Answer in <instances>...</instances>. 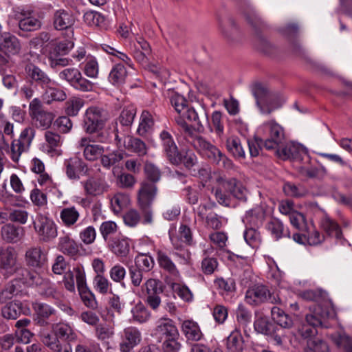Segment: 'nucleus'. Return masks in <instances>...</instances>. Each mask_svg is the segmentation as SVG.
Returning <instances> with one entry per match:
<instances>
[{
  "instance_id": "f257e3e1",
  "label": "nucleus",
  "mask_w": 352,
  "mask_h": 352,
  "mask_svg": "<svg viewBox=\"0 0 352 352\" xmlns=\"http://www.w3.org/2000/svg\"><path fill=\"white\" fill-rule=\"evenodd\" d=\"M177 123L180 126L185 139L192 144L199 153L213 163L219 164L222 152L206 138L197 134L199 133L197 131V126L195 128L181 118L177 120Z\"/></svg>"
},
{
  "instance_id": "f03ea898",
  "label": "nucleus",
  "mask_w": 352,
  "mask_h": 352,
  "mask_svg": "<svg viewBox=\"0 0 352 352\" xmlns=\"http://www.w3.org/2000/svg\"><path fill=\"white\" fill-rule=\"evenodd\" d=\"M170 103L175 111L180 114V116L176 118V120L181 118L184 122H186L185 119H186L190 122H196V124H197V131L199 133L204 132L205 129L201 123L199 116L208 120V114L205 109H201L199 112H197L193 108H188L185 98L178 94H174L170 97Z\"/></svg>"
},
{
  "instance_id": "7ed1b4c3",
  "label": "nucleus",
  "mask_w": 352,
  "mask_h": 352,
  "mask_svg": "<svg viewBox=\"0 0 352 352\" xmlns=\"http://www.w3.org/2000/svg\"><path fill=\"white\" fill-rule=\"evenodd\" d=\"M260 131L265 135L264 147L267 150H274L285 142L284 129L274 120L266 121L260 127Z\"/></svg>"
},
{
  "instance_id": "20e7f679",
  "label": "nucleus",
  "mask_w": 352,
  "mask_h": 352,
  "mask_svg": "<svg viewBox=\"0 0 352 352\" xmlns=\"http://www.w3.org/2000/svg\"><path fill=\"white\" fill-rule=\"evenodd\" d=\"M245 300L253 306H258L267 302L272 304H282L278 295L271 292L264 285H254L248 288L245 293Z\"/></svg>"
},
{
  "instance_id": "39448f33",
  "label": "nucleus",
  "mask_w": 352,
  "mask_h": 352,
  "mask_svg": "<svg viewBox=\"0 0 352 352\" xmlns=\"http://www.w3.org/2000/svg\"><path fill=\"white\" fill-rule=\"evenodd\" d=\"M0 270L10 275L17 274L28 275L27 269L18 263V253L13 247L0 248Z\"/></svg>"
},
{
  "instance_id": "423d86ee",
  "label": "nucleus",
  "mask_w": 352,
  "mask_h": 352,
  "mask_svg": "<svg viewBox=\"0 0 352 352\" xmlns=\"http://www.w3.org/2000/svg\"><path fill=\"white\" fill-rule=\"evenodd\" d=\"M254 95L261 111L264 114H270L275 109L281 107L283 100L261 85H256L254 88Z\"/></svg>"
},
{
  "instance_id": "0eeeda50",
  "label": "nucleus",
  "mask_w": 352,
  "mask_h": 352,
  "mask_svg": "<svg viewBox=\"0 0 352 352\" xmlns=\"http://www.w3.org/2000/svg\"><path fill=\"white\" fill-rule=\"evenodd\" d=\"M29 115L35 126L43 130L49 129L55 118L53 113L43 109L42 102L37 98L30 102Z\"/></svg>"
},
{
  "instance_id": "6e6552de",
  "label": "nucleus",
  "mask_w": 352,
  "mask_h": 352,
  "mask_svg": "<svg viewBox=\"0 0 352 352\" xmlns=\"http://www.w3.org/2000/svg\"><path fill=\"white\" fill-rule=\"evenodd\" d=\"M142 294L145 297V302L153 310L161 305L160 294L164 292L162 283L155 278H148L142 285Z\"/></svg>"
},
{
  "instance_id": "1a4fd4ad",
  "label": "nucleus",
  "mask_w": 352,
  "mask_h": 352,
  "mask_svg": "<svg viewBox=\"0 0 352 352\" xmlns=\"http://www.w3.org/2000/svg\"><path fill=\"white\" fill-rule=\"evenodd\" d=\"M34 10L25 7H18L14 10V17L18 21L19 28L23 32H34L42 27L41 21L34 16Z\"/></svg>"
},
{
  "instance_id": "9d476101",
  "label": "nucleus",
  "mask_w": 352,
  "mask_h": 352,
  "mask_svg": "<svg viewBox=\"0 0 352 352\" xmlns=\"http://www.w3.org/2000/svg\"><path fill=\"white\" fill-rule=\"evenodd\" d=\"M34 228L40 241L44 243L53 241L58 235L57 226L54 221L41 214L37 215L34 222Z\"/></svg>"
},
{
  "instance_id": "9b49d317",
  "label": "nucleus",
  "mask_w": 352,
  "mask_h": 352,
  "mask_svg": "<svg viewBox=\"0 0 352 352\" xmlns=\"http://www.w3.org/2000/svg\"><path fill=\"white\" fill-rule=\"evenodd\" d=\"M107 120V117L101 109L91 107L86 110L84 115V129L88 133H94L102 129Z\"/></svg>"
},
{
  "instance_id": "f8f14e48",
  "label": "nucleus",
  "mask_w": 352,
  "mask_h": 352,
  "mask_svg": "<svg viewBox=\"0 0 352 352\" xmlns=\"http://www.w3.org/2000/svg\"><path fill=\"white\" fill-rule=\"evenodd\" d=\"M160 139L163 151L169 162L173 164H179L182 161V155L172 135L164 130L160 134Z\"/></svg>"
},
{
  "instance_id": "ddd939ff",
  "label": "nucleus",
  "mask_w": 352,
  "mask_h": 352,
  "mask_svg": "<svg viewBox=\"0 0 352 352\" xmlns=\"http://www.w3.org/2000/svg\"><path fill=\"white\" fill-rule=\"evenodd\" d=\"M157 193L155 184L149 181H142L137 192V201L142 209L148 208L155 200Z\"/></svg>"
},
{
  "instance_id": "4468645a",
  "label": "nucleus",
  "mask_w": 352,
  "mask_h": 352,
  "mask_svg": "<svg viewBox=\"0 0 352 352\" xmlns=\"http://www.w3.org/2000/svg\"><path fill=\"white\" fill-rule=\"evenodd\" d=\"M76 23V16L72 10L60 8L52 15V25L56 30H70Z\"/></svg>"
},
{
  "instance_id": "2eb2a0df",
  "label": "nucleus",
  "mask_w": 352,
  "mask_h": 352,
  "mask_svg": "<svg viewBox=\"0 0 352 352\" xmlns=\"http://www.w3.org/2000/svg\"><path fill=\"white\" fill-rule=\"evenodd\" d=\"M177 335H179V330L170 318H162L154 329V336L160 342Z\"/></svg>"
},
{
  "instance_id": "dca6fc26",
  "label": "nucleus",
  "mask_w": 352,
  "mask_h": 352,
  "mask_svg": "<svg viewBox=\"0 0 352 352\" xmlns=\"http://www.w3.org/2000/svg\"><path fill=\"white\" fill-rule=\"evenodd\" d=\"M215 184L216 185L212 189L215 199L220 205L229 206L230 204V194L228 179L224 176L219 175L215 179Z\"/></svg>"
},
{
  "instance_id": "f3484780",
  "label": "nucleus",
  "mask_w": 352,
  "mask_h": 352,
  "mask_svg": "<svg viewBox=\"0 0 352 352\" xmlns=\"http://www.w3.org/2000/svg\"><path fill=\"white\" fill-rule=\"evenodd\" d=\"M276 154L278 157L281 160H296L304 153H307V150L302 145L296 144L292 142L283 143V146L275 148Z\"/></svg>"
},
{
  "instance_id": "a211bd4d",
  "label": "nucleus",
  "mask_w": 352,
  "mask_h": 352,
  "mask_svg": "<svg viewBox=\"0 0 352 352\" xmlns=\"http://www.w3.org/2000/svg\"><path fill=\"white\" fill-rule=\"evenodd\" d=\"M123 340L120 344L121 352H131L142 340L140 331L135 327H129L124 329Z\"/></svg>"
},
{
  "instance_id": "6ab92c4d",
  "label": "nucleus",
  "mask_w": 352,
  "mask_h": 352,
  "mask_svg": "<svg viewBox=\"0 0 352 352\" xmlns=\"http://www.w3.org/2000/svg\"><path fill=\"white\" fill-rule=\"evenodd\" d=\"M25 261L28 266L40 268L45 263L47 254L41 246H32L25 251Z\"/></svg>"
},
{
  "instance_id": "aec40b11",
  "label": "nucleus",
  "mask_w": 352,
  "mask_h": 352,
  "mask_svg": "<svg viewBox=\"0 0 352 352\" xmlns=\"http://www.w3.org/2000/svg\"><path fill=\"white\" fill-rule=\"evenodd\" d=\"M21 45L19 38L10 32L0 35V51L6 54L16 55L20 53Z\"/></svg>"
},
{
  "instance_id": "412c9836",
  "label": "nucleus",
  "mask_w": 352,
  "mask_h": 352,
  "mask_svg": "<svg viewBox=\"0 0 352 352\" xmlns=\"http://www.w3.org/2000/svg\"><path fill=\"white\" fill-rule=\"evenodd\" d=\"M64 166L67 177L72 180L78 179L80 173H86L88 170L87 164L77 157L65 160Z\"/></svg>"
},
{
  "instance_id": "4be33fe9",
  "label": "nucleus",
  "mask_w": 352,
  "mask_h": 352,
  "mask_svg": "<svg viewBox=\"0 0 352 352\" xmlns=\"http://www.w3.org/2000/svg\"><path fill=\"white\" fill-rule=\"evenodd\" d=\"M45 142L43 148L46 153L51 156H58L61 154L60 147L63 144V139L60 135L52 131L48 130L45 132Z\"/></svg>"
},
{
  "instance_id": "5701e85b",
  "label": "nucleus",
  "mask_w": 352,
  "mask_h": 352,
  "mask_svg": "<svg viewBox=\"0 0 352 352\" xmlns=\"http://www.w3.org/2000/svg\"><path fill=\"white\" fill-rule=\"evenodd\" d=\"M92 140L87 137L82 138L78 142V146L83 149V155L87 160L95 161L101 157L104 148L99 145L91 144Z\"/></svg>"
},
{
  "instance_id": "b1692460",
  "label": "nucleus",
  "mask_w": 352,
  "mask_h": 352,
  "mask_svg": "<svg viewBox=\"0 0 352 352\" xmlns=\"http://www.w3.org/2000/svg\"><path fill=\"white\" fill-rule=\"evenodd\" d=\"M25 72L27 78L32 83H36L43 87H47L51 82V79L47 74L34 64L27 65L25 67Z\"/></svg>"
},
{
  "instance_id": "393cba45",
  "label": "nucleus",
  "mask_w": 352,
  "mask_h": 352,
  "mask_svg": "<svg viewBox=\"0 0 352 352\" xmlns=\"http://www.w3.org/2000/svg\"><path fill=\"white\" fill-rule=\"evenodd\" d=\"M107 245L109 250L118 257H126L130 251L129 239L122 235L110 238Z\"/></svg>"
},
{
  "instance_id": "a878e982",
  "label": "nucleus",
  "mask_w": 352,
  "mask_h": 352,
  "mask_svg": "<svg viewBox=\"0 0 352 352\" xmlns=\"http://www.w3.org/2000/svg\"><path fill=\"white\" fill-rule=\"evenodd\" d=\"M329 311L327 307L320 305L314 304L309 308V313L306 315V322L312 327H319L322 320L329 317Z\"/></svg>"
},
{
  "instance_id": "bb28decb",
  "label": "nucleus",
  "mask_w": 352,
  "mask_h": 352,
  "mask_svg": "<svg viewBox=\"0 0 352 352\" xmlns=\"http://www.w3.org/2000/svg\"><path fill=\"white\" fill-rule=\"evenodd\" d=\"M82 272H77V289L84 305L89 308H94L96 305L95 298L89 289L87 279Z\"/></svg>"
},
{
  "instance_id": "cd10ccee",
  "label": "nucleus",
  "mask_w": 352,
  "mask_h": 352,
  "mask_svg": "<svg viewBox=\"0 0 352 352\" xmlns=\"http://www.w3.org/2000/svg\"><path fill=\"white\" fill-rule=\"evenodd\" d=\"M85 192L89 196H98L108 190V185L103 179L90 177L82 183Z\"/></svg>"
},
{
  "instance_id": "c85d7f7f",
  "label": "nucleus",
  "mask_w": 352,
  "mask_h": 352,
  "mask_svg": "<svg viewBox=\"0 0 352 352\" xmlns=\"http://www.w3.org/2000/svg\"><path fill=\"white\" fill-rule=\"evenodd\" d=\"M24 235L22 227L16 226L12 223H6L1 229V236L3 240L8 243H16Z\"/></svg>"
},
{
  "instance_id": "c756f323",
  "label": "nucleus",
  "mask_w": 352,
  "mask_h": 352,
  "mask_svg": "<svg viewBox=\"0 0 352 352\" xmlns=\"http://www.w3.org/2000/svg\"><path fill=\"white\" fill-rule=\"evenodd\" d=\"M181 329L188 340L197 342L199 341L203 337V333L199 324L192 320L183 321Z\"/></svg>"
},
{
  "instance_id": "7c9ffc66",
  "label": "nucleus",
  "mask_w": 352,
  "mask_h": 352,
  "mask_svg": "<svg viewBox=\"0 0 352 352\" xmlns=\"http://www.w3.org/2000/svg\"><path fill=\"white\" fill-rule=\"evenodd\" d=\"M157 261L160 268L166 272L169 275L177 279L180 276V273L173 263L170 257L162 250L157 253Z\"/></svg>"
},
{
  "instance_id": "2f4dec72",
  "label": "nucleus",
  "mask_w": 352,
  "mask_h": 352,
  "mask_svg": "<svg viewBox=\"0 0 352 352\" xmlns=\"http://www.w3.org/2000/svg\"><path fill=\"white\" fill-rule=\"evenodd\" d=\"M55 335L60 339H63L68 344L76 342L78 335L74 329L67 323L60 322L52 327Z\"/></svg>"
},
{
  "instance_id": "473e14b6",
  "label": "nucleus",
  "mask_w": 352,
  "mask_h": 352,
  "mask_svg": "<svg viewBox=\"0 0 352 352\" xmlns=\"http://www.w3.org/2000/svg\"><path fill=\"white\" fill-rule=\"evenodd\" d=\"M60 219L61 223L66 228H73L76 226L80 214L75 206H69L63 208L60 211Z\"/></svg>"
},
{
  "instance_id": "72a5a7b5",
  "label": "nucleus",
  "mask_w": 352,
  "mask_h": 352,
  "mask_svg": "<svg viewBox=\"0 0 352 352\" xmlns=\"http://www.w3.org/2000/svg\"><path fill=\"white\" fill-rule=\"evenodd\" d=\"M124 146L127 151L136 153L139 157H143L148 153V147L145 142L138 138L125 137Z\"/></svg>"
},
{
  "instance_id": "f704fd0d",
  "label": "nucleus",
  "mask_w": 352,
  "mask_h": 352,
  "mask_svg": "<svg viewBox=\"0 0 352 352\" xmlns=\"http://www.w3.org/2000/svg\"><path fill=\"white\" fill-rule=\"evenodd\" d=\"M57 247L64 254L72 256H76L79 252L77 243L69 234H64L58 239Z\"/></svg>"
},
{
  "instance_id": "c9c22d12",
  "label": "nucleus",
  "mask_w": 352,
  "mask_h": 352,
  "mask_svg": "<svg viewBox=\"0 0 352 352\" xmlns=\"http://www.w3.org/2000/svg\"><path fill=\"white\" fill-rule=\"evenodd\" d=\"M32 307L36 315V322L41 326L47 324L46 320L56 314V310L45 303L35 302Z\"/></svg>"
},
{
  "instance_id": "e433bc0d",
  "label": "nucleus",
  "mask_w": 352,
  "mask_h": 352,
  "mask_svg": "<svg viewBox=\"0 0 352 352\" xmlns=\"http://www.w3.org/2000/svg\"><path fill=\"white\" fill-rule=\"evenodd\" d=\"M22 312L27 314L30 310L27 309V311H24L22 302L18 300L8 302L1 309L3 317L9 320L16 319Z\"/></svg>"
},
{
  "instance_id": "4c0bfd02",
  "label": "nucleus",
  "mask_w": 352,
  "mask_h": 352,
  "mask_svg": "<svg viewBox=\"0 0 352 352\" xmlns=\"http://www.w3.org/2000/svg\"><path fill=\"white\" fill-rule=\"evenodd\" d=\"M82 272V273L84 274V277L86 278L85 271L82 265H76L73 267L72 270H69L64 274L63 283L65 289L69 292H75L76 287L74 278L77 282V272Z\"/></svg>"
},
{
  "instance_id": "58836bf2",
  "label": "nucleus",
  "mask_w": 352,
  "mask_h": 352,
  "mask_svg": "<svg viewBox=\"0 0 352 352\" xmlns=\"http://www.w3.org/2000/svg\"><path fill=\"white\" fill-rule=\"evenodd\" d=\"M154 126V119L153 115L148 111H142L140 122L137 129V133L140 136H144L153 130Z\"/></svg>"
},
{
  "instance_id": "ea45409f",
  "label": "nucleus",
  "mask_w": 352,
  "mask_h": 352,
  "mask_svg": "<svg viewBox=\"0 0 352 352\" xmlns=\"http://www.w3.org/2000/svg\"><path fill=\"white\" fill-rule=\"evenodd\" d=\"M229 192L234 197L241 201H246L248 194V190L236 178L228 179Z\"/></svg>"
},
{
  "instance_id": "a19ab883",
  "label": "nucleus",
  "mask_w": 352,
  "mask_h": 352,
  "mask_svg": "<svg viewBox=\"0 0 352 352\" xmlns=\"http://www.w3.org/2000/svg\"><path fill=\"white\" fill-rule=\"evenodd\" d=\"M272 320L280 327L289 329L293 326V320L292 318L286 314L283 310L278 307H274L271 310Z\"/></svg>"
},
{
  "instance_id": "79ce46f5",
  "label": "nucleus",
  "mask_w": 352,
  "mask_h": 352,
  "mask_svg": "<svg viewBox=\"0 0 352 352\" xmlns=\"http://www.w3.org/2000/svg\"><path fill=\"white\" fill-rule=\"evenodd\" d=\"M226 346L228 352H242L243 337L240 331L236 329L231 332L227 338Z\"/></svg>"
},
{
  "instance_id": "37998d69",
  "label": "nucleus",
  "mask_w": 352,
  "mask_h": 352,
  "mask_svg": "<svg viewBox=\"0 0 352 352\" xmlns=\"http://www.w3.org/2000/svg\"><path fill=\"white\" fill-rule=\"evenodd\" d=\"M227 149L236 158L244 159L245 152L241 145V140L236 136H231L226 141Z\"/></svg>"
},
{
  "instance_id": "c03bdc74",
  "label": "nucleus",
  "mask_w": 352,
  "mask_h": 352,
  "mask_svg": "<svg viewBox=\"0 0 352 352\" xmlns=\"http://www.w3.org/2000/svg\"><path fill=\"white\" fill-rule=\"evenodd\" d=\"M127 72L125 67L120 63L115 65L111 69L109 79L115 85L122 84L126 78Z\"/></svg>"
},
{
  "instance_id": "a18cd8bd",
  "label": "nucleus",
  "mask_w": 352,
  "mask_h": 352,
  "mask_svg": "<svg viewBox=\"0 0 352 352\" xmlns=\"http://www.w3.org/2000/svg\"><path fill=\"white\" fill-rule=\"evenodd\" d=\"M321 227L329 236L339 239L342 237V233L339 225L329 217H324L321 221Z\"/></svg>"
},
{
  "instance_id": "49530a36",
  "label": "nucleus",
  "mask_w": 352,
  "mask_h": 352,
  "mask_svg": "<svg viewBox=\"0 0 352 352\" xmlns=\"http://www.w3.org/2000/svg\"><path fill=\"white\" fill-rule=\"evenodd\" d=\"M299 174L307 179H322L327 175V170L324 167H307L301 166L298 170Z\"/></svg>"
},
{
  "instance_id": "de8ad7c7",
  "label": "nucleus",
  "mask_w": 352,
  "mask_h": 352,
  "mask_svg": "<svg viewBox=\"0 0 352 352\" xmlns=\"http://www.w3.org/2000/svg\"><path fill=\"white\" fill-rule=\"evenodd\" d=\"M267 228L276 239H279L282 237L290 238V232L288 230H284L283 223L277 219L270 221L267 223Z\"/></svg>"
},
{
  "instance_id": "09e8293b",
  "label": "nucleus",
  "mask_w": 352,
  "mask_h": 352,
  "mask_svg": "<svg viewBox=\"0 0 352 352\" xmlns=\"http://www.w3.org/2000/svg\"><path fill=\"white\" fill-rule=\"evenodd\" d=\"M133 320L139 323L148 321L151 317L150 312L142 302H139L131 309Z\"/></svg>"
},
{
  "instance_id": "8fccbe9b",
  "label": "nucleus",
  "mask_w": 352,
  "mask_h": 352,
  "mask_svg": "<svg viewBox=\"0 0 352 352\" xmlns=\"http://www.w3.org/2000/svg\"><path fill=\"white\" fill-rule=\"evenodd\" d=\"M46 87L43 98L47 104L53 101H63L67 98V95L63 90L56 87H48V86Z\"/></svg>"
},
{
  "instance_id": "3c124183",
  "label": "nucleus",
  "mask_w": 352,
  "mask_h": 352,
  "mask_svg": "<svg viewBox=\"0 0 352 352\" xmlns=\"http://www.w3.org/2000/svg\"><path fill=\"white\" fill-rule=\"evenodd\" d=\"M85 104V101L78 97H72L65 102V113L69 116H76Z\"/></svg>"
},
{
  "instance_id": "603ef678",
  "label": "nucleus",
  "mask_w": 352,
  "mask_h": 352,
  "mask_svg": "<svg viewBox=\"0 0 352 352\" xmlns=\"http://www.w3.org/2000/svg\"><path fill=\"white\" fill-rule=\"evenodd\" d=\"M130 203L129 197L122 192L116 193L111 199V204L114 212H119Z\"/></svg>"
},
{
  "instance_id": "864d4df0",
  "label": "nucleus",
  "mask_w": 352,
  "mask_h": 352,
  "mask_svg": "<svg viewBox=\"0 0 352 352\" xmlns=\"http://www.w3.org/2000/svg\"><path fill=\"white\" fill-rule=\"evenodd\" d=\"M254 329L260 333L270 336L273 334L274 326L266 318H257L254 324Z\"/></svg>"
},
{
  "instance_id": "5fc2aeb1",
  "label": "nucleus",
  "mask_w": 352,
  "mask_h": 352,
  "mask_svg": "<svg viewBox=\"0 0 352 352\" xmlns=\"http://www.w3.org/2000/svg\"><path fill=\"white\" fill-rule=\"evenodd\" d=\"M28 150L29 148L23 145V144L13 139L10 144V157L13 162L18 164L22 154Z\"/></svg>"
},
{
  "instance_id": "6e6d98bb",
  "label": "nucleus",
  "mask_w": 352,
  "mask_h": 352,
  "mask_svg": "<svg viewBox=\"0 0 352 352\" xmlns=\"http://www.w3.org/2000/svg\"><path fill=\"white\" fill-rule=\"evenodd\" d=\"M136 115V108L133 106H127L124 107L119 116V121L123 126H131L134 120Z\"/></svg>"
},
{
  "instance_id": "4d7b16f0",
  "label": "nucleus",
  "mask_w": 352,
  "mask_h": 352,
  "mask_svg": "<svg viewBox=\"0 0 352 352\" xmlns=\"http://www.w3.org/2000/svg\"><path fill=\"white\" fill-rule=\"evenodd\" d=\"M36 182L46 192H51L57 188L56 184L54 182L52 177L46 172L38 174Z\"/></svg>"
},
{
  "instance_id": "13d9d810",
  "label": "nucleus",
  "mask_w": 352,
  "mask_h": 352,
  "mask_svg": "<svg viewBox=\"0 0 352 352\" xmlns=\"http://www.w3.org/2000/svg\"><path fill=\"white\" fill-rule=\"evenodd\" d=\"M179 340L180 334L162 341V351L163 352H179L182 346Z\"/></svg>"
},
{
  "instance_id": "bf43d9fd",
  "label": "nucleus",
  "mask_w": 352,
  "mask_h": 352,
  "mask_svg": "<svg viewBox=\"0 0 352 352\" xmlns=\"http://www.w3.org/2000/svg\"><path fill=\"white\" fill-rule=\"evenodd\" d=\"M81 72L80 70L75 67L66 68L62 70L59 74V78L67 81L72 86L74 85L78 78H80Z\"/></svg>"
},
{
  "instance_id": "052dcab7",
  "label": "nucleus",
  "mask_w": 352,
  "mask_h": 352,
  "mask_svg": "<svg viewBox=\"0 0 352 352\" xmlns=\"http://www.w3.org/2000/svg\"><path fill=\"white\" fill-rule=\"evenodd\" d=\"M123 157V153L120 151H116L107 155H102L100 162L101 164L104 167L109 168L120 162Z\"/></svg>"
},
{
  "instance_id": "680f3d73",
  "label": "nucleus",
  "mask_w": 352,
  "mask_h": 352,
  "mask_svg": "<svg viewBox=\"0 0 352 352\" xmlns=\"http://www.w3.org/2000/svg\"><path fill=\"white\" fill-rule=\"evenodd\" d=\"M99 72L98 63L96 58L88 56L84 67V73L89 78H97Z\"/></svg>"
},
{
  "instance_id": "e2e57ef3",
  "label": "nucleus",
  "mask_w": 352,
  "mask_h": 352,
  "mask_svg": "<svg viewBox=\"0 0 352 352\" xmlns=\"http://www.w3.org/2000/svg\"><path fill=\"white\" fill-rule=\"evenodd\" d=\"M305 352H329V346L323 340L314 338L307 340Z\"/></svg>"
},
{
  "instance_id": "0e129e2a",
  "label": "nucleus",
  "mask_w": 352,
  "mask_h": 352,
  "mask_svg": "<svg viewBox=\"0 0 352 352\" xmlns=\"http://www.w3.org/2000/svg\"><path fill=\"white\" fill-rule=\"evenodd\" d=\"M283 191L287 196L300 197L305 196L307 191L302 186L287 182L283 186Z\"/></svg>"
},
{
  "instance_id": "69168bd1",
  "label": "nucleus",
  "mask_w": 352,
  "mask_h": 352,
  "mask_svg": "<svg viewBox=\"0 0 352 352\" xmlns=\"http://www.w3.org/2000/svg\"><path fill=\"white\" fill-rule=\"evenodd\" d=\"M94 285L98 293L104 295L108 293L111 284L104 275H96L94 278Z\"/></svg>"
},
{
  "instance_id": "338daca9",
  "label": "nucleus",
  "mask_w": 352,
  "mask_h": 352,
  "mask_svg": "<svg viewBox=\"0 0 352 352\" xmlns=\"http://www.w3.org/2000/svg\"><path fill=\"white\" fill-rule=\"evenodd\" d=\"M135 183V177L127 173H122L116 177V184L122 188L131 189L134 187Z\"/></svg>"
},
{
  "instance_id": "774afa93",
  "label": "nucleus",
  "mask_w": 352,
  "mask_h": 352,
  "mask_svg": "<svg viewBox=\"0 0 352 352\" xmlns=\"http://www.w3.org/2000/svg\"><path fill=\"white\" fill-rule=\"evenodd\" d=\"M332 340L336 346L342 349L344 352L352 347V339L346 333L336 334L332 336Z\"/></svg>"
}]
</instances>
